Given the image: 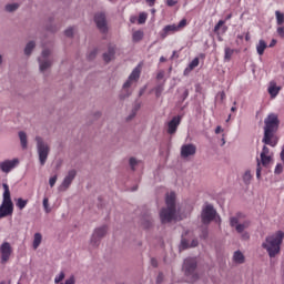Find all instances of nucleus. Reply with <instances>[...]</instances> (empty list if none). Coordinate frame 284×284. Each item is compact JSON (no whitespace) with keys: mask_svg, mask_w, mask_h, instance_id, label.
I'll return each instance as SVG.
<instances>
[{"mask_svg":"<svg viewBox=\"0 0 284 284\" xmlns=\"http://www.w3.org/2000/svg\"><path fill=\"white\" fill-rule=\"evenodd\" d=\"M277 131V115L268 114L264 119V138L261 139V143L275 148L277 145V138L275 132Z\"/></svg>","mask_w":284,"mask_h":284,"instance_id":"nucleus-1","label":"nucleus"},{"mask_svg":"<svg viewBox=\"0 0 284 284\" xmlns=\"http://www.w3.org/2000/svg\"><path fill=\"white\" fill-rule=\"evenodd\" d=\"M283 243V232L278 231L274 234L266 235L264 242L261 243V248L266 251L270 258H275L281 253V244Z\"/></svg>","mask_w":284,"mask_h":284,"instance_id":"nucleus-2","label":"nucleus"},{"mask_svg":"<svg viewBox=\"0 0 284 284\" xmlns=\"http://www.w3.org/2000/svg\"><path fill=\"white\" fill-rule=\"evenodd\" d=\"M176 196L174 192L165 195V209L160 210V222L163 224L171 223L176 220V205L174 203Z\"/></svg>","mask_w":284,"mask_h":284,"instance_id":"nucleus-3","label":"nucleus"},{"mask_svg":"<svg viewBox=\"0 0 284 284\" xmlns=\"http://www.w3.org/2000/svg\"><path fill=\"white\" fill-rule=\"evenodd\" d=\"M241 219H244V214L242 213L231 216V227L236 230V233L242 236V241H250V233L245 231L250 229V221L244 220V222H239Z\"/></svg>","mask_w":284,"mask_h":284,"instance_id":"nucleus-4","label":"nucleus"},{"mask_svg":"<svg viewBox=\"0 0 284 284\" xmlns=\"http://www.w3.org/2000/svg\"><path fill=\"white\" fill-rule=\"evenodd\" d=\"M2 204L0 205V220L13 214V202L10 201L8 184H2Z\"/></svg>","mask_w":284,"mask_h":284,"instance_id":"nucleus-5","label":"nucleus"},{"mask_svg":"<svg viewBox=\"0 0 284 284\" xmlns=\"http://www.w3.org/2000/svg\"><path fill=\"white\" fill-rule=\"evenodd\" d=\"M140 70L141 67L138 64V67H134L132 70V73L129 74V78L126 79V82H123V92L121 93V99L129 98V95H132V90L129 88H132L134 83H136V80H140Z\"/></svg>","mask_w":284,"mask_h":284,"instance_id":"nucleus-6","label":"nucleus"},{"mask_svg":"<svg viewBox=\"0 0 284 284\" xmlns=\"http://www.w3.org/2000/svg\"><path fill=\"white\" fill-rule=\"evenodd\" d=\"M36 154L39 155V164L43 166L50 154V145H47L41 136H36Z\"/></svg>","mask_w":284,"mask_h":284,"instance_id":"nucleus-7","label":"nucleus"},{"mask_svg":"<svg viewBox=\"0 0 284 284\" xmlns=\"http://www.w3.org/2000/svg\"><path fill=\"white\" fill-rule=\"evenodd\" d=\"M194 270H196V260L193 257L185 258L184 264H182V271L185 272V276L189 277L191 283L196 282L197 280Z\"/></svg>","mask_w":284,"mask_h":284,"instance_id":"nucleus-8","label":"nucleus"},{"mask_svg":"<svg viewBox=\"0 0 284 284\" xmlns=\"http://www.w3.org/2000/svg\"><path fill=\"white\" fill-rule=\"evenodd\" d=\"M260 158L261 159L258 160V165L255 168V179H261V166L266 168V165H270V162L272 161V156L270 155V148H261Z\"/></svg>","mask_w":284,"mask_h":284,"instance_id":"nucleus-9","label":"nucleus"},{"mask_svg":"<svg viewBox=\"0 0 284 284\" xmlns=\"http://www.w3.org/2000/svg\"><path fill=\"white\" fill-rule=\"evenodd\" d=\"M187 24L185 19L180 20V23L169 24L163 27V30L160 31V38L165 39L168 36L180 32Z\"/></svg>","mask_w":284,"mask_h":284,"instance_id":"nucleus-10","label":"nucleus"},{"mask_svg":"<svg viewBox=\"0 0 284 284\" xmlns=\"http://www.w3.org/2000/svg\"><path fill=\"white\" fill-rule=\"evenodd\" d=\"M202 224H210V222H213V219L216 217V210L213 209V205L205 204V206H202Z\"/></svg>","mask_w":284,"mask_h":284,"instance_id":"nucleus-11","label":"nucleus"},{"mask_svg":"<svg viewBox=\"0 0 284 284\" xmlns=\"http://www.w3.org/2000/svg\"><path fill=\"white\" fill-rule=\"evenodd\" d=\"M103 236H106V226H100L95 229V231H92V237L90 239V245L92 247H98L99 244H101V240Z\"/></svg>","mask_w":284,"mask_h":284,"instance_id":"nucleus-12","label":"nucleus"},{"mask_svg":"<svg viewBox=\"0 0 284 284\" xmlns=\"http://www.w3.org/2000/svg\"><path fill=\"white\" fill-rule=\"evenodd\" d=\"M50 50H42V55L39 57V72L44 73L52 65V60H50Z\"/></svg>","mask_w":284,"mask_h":284,"instance_id":"nucleus-13","label":"nucleus"},{"mask_svg":"<svg viewBox=\"0 0 284 284\" xmlns=\"http://www.w3.org/2000/svg\"><path fill=\"white\" fill-rule=\"evenodd\" d=\"M195 154H196V145H193L192 143H186L180 146V158L182 160H187L189 158Z\"/></svg>","mask_w":284,"mask_h":284,"instance_id":"nucleus-14","label":"nucleus"},{"mask_svg":"<svg viewBox=\"0 0 284 284\" xmlns=\"http://www.w3.org/2000/svg\"><path fill=\"white\" fill-rule=\"evenodd\" d=\"M95 27L101 33H106V14H104L103 12L95 13Z\"/></svg>","mask_w":284,"mask_h":284,"instance_id":"nucleus-15","label":"nucleus"},{"mask_svg":"<svg viewBox=\"0 0 284 284\" xmlns=\"http://www.w3.org/2000/svg\"><path fill=\"white\" fill-rule=\"evenodd\" d=\"M19 165V159H13V160H6L0 162V171L2 173H10V171H13V169H17Z\"/></svg>","mask_w":284,"mask_h":284,"instance_id":"nucleus-16","label":"nucleus"},{"mask_svg":"<svg viewBox=\"0 0 284 284\" xmlns=\"http://www.w3.org/2000/svg\"><path fill=\"white\" fill-rule=\"evenodd\" d=\"M72 180H75V170H70L67 172V176H64V180L61 181V185L59 186V191H64L68 187H70V184L72 183Z\"/></svg>","mask_w":284,"mask_h":284,"instance_id":"nucleus-17","label":"nucleus"},{"mask_svg":"<svg viewBox=\"0 0 284 284\" xmlns=\"http://www.w3.org/2000/svg\"><path fill=\"white\" fill-rule=\"evenodd\" d=\"M180 116L171 118V121H169V129H166V133L174 134L176 133V128L180 126Z\"/></svg>","mask_w":284,"mask_h":284,"instance_id":"nucleus-18","label":"nucleus"},{"mask_svg":"<svg viewBox=\"0 0 284 284\" xmlns=\"http://www.w3.org/2000/svg\"><path fill=\"white\" fill-rule=\"evenodd\" d=\"M281 92V87H277L275 82H270V87L266 88V93L270 94L271 99H275L277 97V93Z\"/></svg>","mask_w":284,"mask_h":284,"instance_id":"nucleus-19","label":"nucleus"},{"mask_svg":"<svg viewBox=\"0 0 284 284\" xmlns=\"http://www.w3.org/2000/svg\"><path fill=\"white\" fill-rule=\"evenodd\" d=\"M0 254L2 255V263L8 262V258H10V244L8 242L2 243Z\"/></svg>","mask_w":284,"mask_h":284,"instance_id":"nucleus-20","label":"nucleus"},{"mask_svg":"<svg viewBox=\"0 0 284 284\" xmlns=\"http://www.w3.org/2000/svg\"><path fill=\"white\" fill-rule=\"evenodd\" d=\"M196 67H199V58H193V60H191V62L189 63V67L185 68V71L182 72V74H190L191 71H193V69H196Z\"/></svg>","mask_w":284,"mask_h":284,"instance_id":"nucleus-21","label":"nucleus"},{"mask_svg":"<svg viewBox=\"0 0 284 284\" xmlns=\"http://www.w3.org/2000/svg\"><path fill=\"white\" fill-rule=\"evenodd\" d=\"M266 48H270V45H266L264 40H258V44H255V52H257L258 55H264V50H266Z\"/></svg>","mask_w":284,"mask_h":284,"instance_id":"nucleus-22","label":"nucleus"},{"mask_svg":"<svg viewBox=\"0 0 284 284\" xmlns=\"http://www.w3.org/2000/svg\"><path fill=\"white\" fill-rule=\"evenodd\" d=\"M233 263L237 265L244 264V254L241 251L233 252Z\"/></svg>","mask_w":284,"mask_h":284,"instance_id":"nucleus-23","label":"nucleus"},{"mask_svg":"<svg viewBox=\"0 0 284 284\" xmlns=\"http://www.w3.org/2000/svg\"><path fill=\"white\" fill-rule=\"evenodd\" d=\"M19 143L22 145V150L28 149V134L19 132Z\"/></svg>","mask_w":284,"mask_h":284,"instance_id":"nucleus-24","label":"nucleus"},{"mask_svg":"<svg viewBox=\"0 0 284 284\" xmlns=\"http://www.w3.org/2000/svg\"><path fill=\"white\" fill-rule=\"evenodd\" d=\"M196 245H199V242L196 240H192L190 245H187V241L185 240H182V242L180 243V247L182 250H185L189 247H196Z\"/></svg>","mask_w":284,"mask_h":284,"instance_id":"nucleus-25","label":"nucleus"},{"mask_svg":"<svg viewBox=\"0 0 284 284\" xmlns=\"http://www.w3.org/2000/svg\"><path fill=\"white\" fill-rule=\"evenodd\" d=\"M113 57H114V48H109L106 53H103V61L109 63V61H112Z\"/></svg>","mask_w":284,"mask_h":284,"instance_id":"nucleus-26","label":"nucleus"},{"mask_svg":"<svg viewBox=\"0 0 284 284\" xmlns=\"http://www.w3.org/2000/svg\"><path fill=\"white\" fill-rule=\"evenodd\" d=\"M219 30L222 32L227 31V27H224V20H219L215 27H213V32L219 33Z\"/></svg>","mask_w":284,"mask_h":284,"instance_id":"nucleus-27","label":"nucleus"},{"mask_svg":"<svg viewBox=\"0 0 284 284\" xmlns=\"http://www.w3.org/2000/svg\"><path fill=\"white\" fill-rule=\"evenodd\" d=\"M39 245H41V233L33 234V250L39 248Z\"/></svg>","mask_w":284,"mask_h":284,"instance_id":"nucleus-28","label":"nucleus"},{"mask_svg":"<svg viewBox=\"0 0 284 284\" xmlns=\"http://www.w3.org/2000/svg\"><path fill=\"white\" fill-rule=\"evenodd\" d=\"M19 9V3L13 2V3H8L6 4V12H16Z\"/></svg>","mask_w":284,"mask_h":284,"instance_id":"nucleus-29","label":"nucleus"},{"mask_svg":"<svg viewBox=\"0 0 284 284\" xmlns=\"http://www.w3.org/2000/svg\"><path fill=\"white\" fill-rule=\"evenodd\" d=\"M151 223H152V220H151V216H149V215H144L142 219V222H140V224L143 225V229L151 227Z\"/></svg>","mask_w":284,"mask_h":284,"instance_id":"nucleus-30","label":"nucleus"},{"mask_svg":"<svg viewBox=\"0 0 284 284\" xmlns=\"http://www.w3.org/2000/svg\"><path fill=\"white\" fill-rule=\"evenodd\" d=\"M140 40H143V31H134L132 33V41L136 43L140 42Z\"/></svg>","mask_w":284,"mask_h":284,"instance_id":"nucleus-31","label":"nucleus"},{"mask_svg":"<svg viewBox=\"0 0 284 284\" xmlns=\"http://www.w3.org/2000/svg\"><path fill=\"white\" fill-rule=\"evenodd\" d=\"M33 48H36V43L33 41L28 42V44L24 45V55H30V53L33 52Z\"/></svg>","mask_w":284,"mask_h":284,"instance_id":"nucleus-32","label":"nucleus"},{"mask_svg":"<svg viewBox=\"0 0 284 284\" xmlns=\"http://www.w3.org/2000/svg\"><path fill=\"white\" fill-rule=\"evenodd\" d=\"M233 49L224 48V62H230V59L233 57Z\"/></svg>","mask_w":284,"mask_h":284,"instance_id":"nucleus-33","label":"nucleus"},{"mask_svg":"<svg viewBox=\"0 0 284 284\" xmlns=\"http://www.w3.org/2000/svg\"><path fill=\"white\" fill-rule=\"evenodd\" d=\"M284 16L281 11H275V23L278 26H283Z\"/></svg>","mask_w":284,"mask_h":284,"instance_id":"nucleus-34","label":"nucleus"},{"mask_svg":"<svg viewBox=\"0 0 284 284\" xmlns=\"http://www.w3.org/2000/svg\"><path fill=\"white\" fill-rule=\"evenodd\" d=\"M242 180L244 182V185H250V181L252 180V174L250 173V170L244 171V175L242 176Z\"/></svg>","mask_w":284,"mask_h":284,"instance_id":"nucleus-35","label":"nucleus"},{"mask_svg":"<svg viewBox=\"0 0 284 284\" xmlns=\"http://www.w3.org/2000/svg\"><path fill=\"white\" fill-rule=\"evenodd\" d=\"M24 206H28V200L18 199L17 200V207L19 210H24Z\"/></svg>","mask_w":284,"mask_h":284,"instance_id":"nucleus-36","label":"nucleus"},{"mask_svg":"<svg viewBox=\"0 0 284 284\" xmlns=\"http://www.w3.org/2000/svg\"><path fill=\"white\" fill-rule=\"evenodd\" d=\"M42 207L44 209V213L50 214L51 209H50L49 200H47V197L42 200Z\"/></svg>","mask_w":284,"mask_h":284,"instance_id":"nucleus-37","label":"nucleus"},{"mask_svg":"<svg viewBox=\"0 0 284 284\" xmlns=\"http://www.w3.org/2000/svg\"><path fill=\"white\" fill-rule=\"evenodd\" d=\"M61 281H64V272L59 273V275H55V277L53 278V282L55 284L61 283Z\"/></svg>","mask_w":284,"mask_h":284,"instance_id":"nucleus-38","label":"nucleus"},{"mask_svg":"<svg viewBox=\"0 0 284 284\" xmlns=\"http://www.w3.org/2000/svg\"><path fill=\"white\" fill-rule=\"evenodd\" d=\"M139 164H140V161H136L134 158L129 159V168H132V170H134V166Z\"/></svg>","mask_w":284,"mask_h":284,"instance_id":"nucleus-39","label":"nucleus"},{"mask_svg":"<svg viewBox=\"0 0 284 284\" xmlns=\"http://www.w3.org/2000/svg\"><path fill=\"white\" fill-rule=\"evenodd\" d=\"M146 14L145 13H140L138 17V24H143L145 23Z\"/></svg>","mask_w":284,"mask_h":284,"instance_id":"nucleus-40","label":"nucleus"},{"mask_svg":"<svg viewBox=\"0 0 284 284\" xmlns=\"http://www.w3.org/2000/svg\"><path fill=\"white\" fill-rule=\"evenodd\" d=\"M98 54V50L92 49V51H90V54H87V59L92 61V59H94V55Z\"/></svg>","mask_w":284,"mask_h":284,"instance_id":"nucleus-41","label":"nucleus"},{"mask_svg":"<svg viewBox=\"0 0 284 284\" xmlns=\"http://www.w3.org/2000/svg\"><path fill=\"white\" fill-rule=\"evenodd\" d=\"M160 94H162V85H158L154 88V95L160 98Z\"/></svg>","mask_w":284,"mask_h":284,"instance_id":"nucleus-42","label":"nucleus"},{"mask_svg":"<svg viewBox=\"0 0 284 284\" xmlns=\"http://www.w3.org/2000/svg\"><path fill=\"white\" fill-rule=\"evenodd\" d=\"M275 32L278 33V37H281V39H284V27H278Z\"/></svg>","mask_w":284,"mask_h":284,"instance_id":"nucleus-43","label":"nucleus"},{"mask_svg":"<svg viewBox=\"0 0 284 284\" xmlns=\"http://www.w3.org/2000/svg\"><path fill=\"white\" fill-rule=\"evenodd\" d=\"M64 284H75V276L70 275L69 278L64 280Z\"/></svg>","mask_w":284,"mask_h":284,"instance_id":"nucleus-44","label":"nucleus"},{"mask_svg":"<svg viewBox=\"0 0 284 284\" xmlns=\"http://www.w3.org/2000/svg\"><path fill=\"white\" fill-rule=\"evenodd\" d=\"M165 6L166 7H174V6H176V0H165Z\"/></svg>","mask_w":284,"mask_h":284,"instance_id":"nucleus-45","label":"nucleus"},{"mask_svg":"<svg viewBox=\"0 0 284 284\" xmlns=\"http://www.w3.org/2000/svg\"><path fill=\"white\" fill-rule=\"evenodd\" d=\"M64 36L67 38H71L72 37V27L67 28V30H64Z\"/></svg>","mask_w":284,"mask_h":284,"instance_id":"nucleus-46","label":"nucleus"},{"mask_svg":"<svg viewBox=\"0 0 284 284\" xmlns=\"http://www.w3.org/2000/svg\"><path fill=\"white\" fill-rule=\"evenodd\" d=\"M55 181H57V176H55V175H53V176L50 178V180H49V185H50V187H52V186L55 185Z\"/></svg>","mask_w":284,"mask_h":284,"instance_id":"nucleus-47","label":"nucleus"},{"mask_svg":"<svg viewBox=\"0 0 284 284\" xmlns=\"http://www.w3.org/2000/svg\"><path fill=\"white\" fill-rule=\"evenodd\" d=\"M283 172V166L281 164L275 165V174H281Z\"/></svg>","mask_w":284,"mask_h":284,"instance_id":"nucleus-48","label":"nucleus"},{"mask_svg":"<svg viewBox=\"0 0 284 284\" xmlns=\"http://www.w3.org/2000/svg\"><path fill=\"white\" fill-rule=\"evenodd\" d=\"M156 0H145V4H148L149 7H154V2Z\"/></svg>","mask_w":284,"mask_h":284,"instance_id":"nucleus-49","label":"nucleus"},{"mask_svg":"<svg viewBox=\"0 0 284 284\" xmlns=\"http://www.w3.org/2000/svg\"><path fill=\"white\" fill-rule=\"evenodd\" d=\"M185 99H187V89L182 91V101H185Z\"/></svg>","mask_w":284,"mask_h":284,"instance_id":"nucleus-50","label":"nucleus"},{"mask_svg":"<svg viewBox=\"0 0 284 284\" xmlns=\"http://www.w3.org/2000/svg\"><path fill=\"white\" fill-rule=\"evenodd\" d=\"M281 162L284 163V146H281Z\"/></svg>","mask_w":284,"mask_h":284,"instance_id":"nucleus-51","label":"nucleus"},{"mask_svg":"<svg viewBox=\"0 0 284 284\" xmlns=\"http://www.w3.org/2000/svg\"><path fill=\"white\" fill-rule=\"evenodd\" d=\"M222 132H223L222 126H216L215 133L219 134V133H222Z\"/></svg>","mask_w":284,"mask_h":284,"instance_id":"nucleus-52","label":"nucleus"},{"mask_svg":"<svg viewBox=\"0 0 284 284\" xmlns=\"http://www.w3.org/2000/svg\"><path fill=\"white\" fill-rule=\"evenodd\" d=\"M151 267H156V260L151 258Z\"/></svg>","mask_w":284,"mask_h":284,"instance_id":"nucleus-53","label":"nucleus"},{"mask_svg":"<svg viewBox=\"0 0 284 284\" xmlns=\"http://www.w3.org/2000/svg\"><path fill=\"white\" fill-rule=\"evenodd\" d=\"M162 282V273H160L159 275H158V284H160Z\"/></svg>","mask_w":284,"mask_h":284,"instance_id":"nucleus-54","label":"nucleus"},{"mask_svg":"<svg viewBox=\"0 0 284 284\" xmlns=\"http://www.w3.org/2000/svg\"><path fill=\"white\" fill-rule=\"evenodd\" d=\"M275 43H277V41H276V40L271 41V42H270V48L275 47Z\"/></svg>","mask_w":284,"mask_h":284,"instance_id":"nucleus-55","label":"nucleus"},{"mask_svg":"<svg viewBox=\"0 0 284 284\" xmlns=\"http://www.w3.org/2000/svg\"><path fill=\"white\" fill-rule=\"evenodd\" d=\"M244 41H250V33H247L246 36H244Z\"/></svg>","mask_w":284,"mask_h":284,"instance_id":"nucleus-56","label":"nucleus"},{"mask_svg":"<svg viewBox=\"0 0 284 284\" xmlns=\"http://www.w3.org/2000/svg\"><path fill=\"white\" fill-rule=\"evenodd\" d=\"M144 92H145V88L140 89V91H139L140 95H143Z\"/></svg>","mask_w":284,"mask_h":284,"instance_id":"nucleus-57","label":"nucleus"},{"mask_svg":"<svg viewBox=\"0 0 284 284\" xmlns=\"http://www.w3.org/2000/svg\"><path fill=\"white\" fill-rule=\"evenodd\" d=\"M163 62H165V58L160 57V63H163Z\"/></svg>","mask_w":284,"mask_h":284,"instance_id":"nucleus-58","label":"nucleus"},{"mask_svg":"<svg viewBox=\"0 0 284 284\" xmlns=\"http://www.w3.org/2000/svg\"><path fill=\"white\" fill-rule=\"evenodd\" d=\"M233 16L232 14H227L226 18H224V20H230Z\"/></svg>","mask_w":284,"mask_h":284,"instance_id":"nucleus-59","label":"nucleus"},{"mask_svg":"<svg viewBox=\"0 0 284 284\" xmlns=\"http://www.w3.org/2000/svg\"><path fill=\"white\" fill-rule=\"evenodd\" d=\"M162 79V72L158 73V80Z\"/></svg>","mask_w":284,"mask_h":284,"instance_id":"nucleus-60","label":"nucleus"},{"mask_svg":"<svg viewBox=\"0 0 284 284\" xmlns=\"http://www.w3.org/2000/svg\"><path fill=\"white\" fill-rule=\"evenodd\" d=\"M132 118H134V112H132V114L129 115V120H132Z\"/></svg>","mask_w":284,"mask_h":284,"instance_id":"nucleus-61","label":"nucleus"},{"mask_svg":"<svg viewBox=\"0 0 284 284\" xmlns=\"http://www.w3.org/2000/svg\"><path fill=\"white\" fill-rule=\"evenodd\" d=\"M231 112H235V106L231 108Z\"/></svg>","mask_w":284,"mask_h":284,"instance_id":"nucleus-62","label":"nucleus"},{"mask_svg":"<svg viewBox=\"0 0 284 284\" xmlns=\"http://www.w3.org/2000/svg\"><path fill=\"white\" fill-rule=\"evenodd\" d=\"M0 65H2V55H0Z\"/></svg>","mask_w":284,"mask_h":284,"instance_id":"nucleus-63","label":"nucleus"},{"mask_svg":"<svg viewBox=\"0 0 284 284\" xmlns=\"http://www.w3.org/2000/svg\"><path fill=\"white\" fill-rule=\"evenodd\" d=\"M134 191H136V187H133V189H132V192H134Z\"/></svg>","mask_w":284,"mask_h":284,"instance_id":"nucleus-64","label":"nucleus"}]
</instances>
